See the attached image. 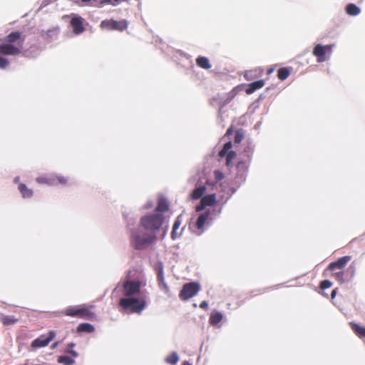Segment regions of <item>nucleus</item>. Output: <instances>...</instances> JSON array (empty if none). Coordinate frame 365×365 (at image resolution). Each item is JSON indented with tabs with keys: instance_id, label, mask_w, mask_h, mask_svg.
Masks as SVG:
<instances>
[{
	"instance_id": "1",
	"label": "nucleus",
	"mask_w": 365,
	"mask_h": 365,
	"mask_svg": "<svg viewBox=\"0 0 365 365\" xmlns=\"http://www.w3.org/2000/svg\"><path fill=\"white\" fill-rule=\"evenodd\" d=\"M25 38L22 36L21 32L16 31L8 34L4 42L0 43V55L3 56H19L22 53ZM9 65V61L0 56V68L4 69Z\"/></svg>"
},
{
	"instance_id": "2",
	"label": "nucleus",
	"mask_w": 365,
	"mask_h": 365,
	"mask_svg": "<svg viewBox=\"0 0 365 365\" xmlns=\"http://www.w3.org/2000/svg\"><path fill=\"white\" fill-rule=\"evenodd\" d=\"M94 305L91 304H79L75 306H68L62 312V314L71 317H76L87 320H92L96 318L93 312Z\"/></svg>"
},
{
	"instance_id": "3",
	"label": "nucleus",
	"mask_w": 365,
	"mask_h": 365,
	"mask_svg": "<svg viewBox=\"0 0 365 365\" xmlns=\"http://www.w3.org/2000/svg\"><path fill=\"white\" fill-rule=\"evenodd\" d=\"M119 307L129 313L141 314L147 306L145 297H124L118 303Z\"/></svg>"
},
{
	"instance_id": "4",
	"label": "nucleus",
	"mask_w": 365,
	"mask_h": 365,
	"mask_svg": "<svg viewBox=\"0 0 365 365\" xmlns=\"http://www.w3.org/2000/svg\"><path fill=\"white\" fill-rule=\"evenodd\" d=\"M165 221V217L160 213H153L143 216L140 219V226L146 230L155 232L159 230Z\"/></svg>"
},
{
	"instance_id": "5",
	"label": "nucleus",
	"mask_w": 365,
	"mask_h": 365,
	"mask_svg": "<svg viewBox=\"0 0 365 365\" xmlns=\"http://www.w3.org/2000/svg\"><path fill=\"white\" fill-rule=\"evenodd\" d=\"M222 207L216 200L215 193L207 194V227L220 215Z\"/></svg>"
},
{
	"instance_id": "6",
	"label": "nucleus",
	"mask_w": 365,
	"mask_h": 365,
	"mask_svg": "<svg viewBox=\"0 0 365 365\" xmlns=\"http://www.w3.org/2000/svg\"><path fill=\"white\" fill-rule=\"evenodd\" d=\"M156 239L154 235L140 234L138 230L131 232L130 244L136 250H143L153 242Z\"/></svg>"
},
{
	"instance_id": "7",
	"label": "nucleus",
	"mask_w": 365,
	"mask_h": 365,
	"mask_svg": "<svg viewBox=\"0 0 365 365\" xmlns=\"http://www.w3.org/2000/svg\"><path fill=\"white\" fill-rule=\"evenodd\" d=\"M142 282L126 279L123 282V292L125 297H135L140 292Z\"/></svg>"
},
{
	"instance_id": "8",
	"label": "nucleus",
	"mask_w": 365,
	"mask_h": 365,
	"mask_svg": "<svg viewBox=\"0 0 365 365\" xmlns=\"http://www.w3.org/2000/svg\"><path fill=\"white\" fill-rule=\"evenodd\" d=\"M200 290L199 283L195 282L185 283L179 293V297L182 301H186L194 297Z\"/></svg>"
},
{
	"instance_id": "9",
	"label": "nucleus",
	"mask_w": 365,
	"mask_h": 365,
	"mask_svg": "<svg viewBox=\"0 0 365 365\" xmlns=\"http://www.w3.org/2000/svg\"><path fill=\"white\" fill-rule=\"evenodd\" d=\"M36 182L39 184H46L48 185H57L58 184L66 185L68 182V180L67 178L63 176L48 175L37 178Z\"/></svg>"
},
{
	"instance_id": "10",
	"label": "nucleus",
	"mask_w": 365,
	"mask_h": 365,
	"mask_svg": "<svg viewBox=\"0 0 365 365\" xmlns=\"http://www.w3.org/2000/svg\"><path fill=\"white\" fill-rule=\"evenodd\" d=\"M56 333L53 331L48 332V336L41 335L34 339L31 343L32 348H41L47 346L49 342L54 339Z\"/></svg>"
},
{
	"instance_id": "11",
	"label": "nucleus",
	"mask_w": 365,
	"mask_h": 365,
	"mask_svg": "<svg viewBox=\"0 0 365 365\" xmlns=\"http://www.w3.org/2000/svg\"><path fill=\"white\" fill-rule=\"evenodd\" d=\"M205 191V186H201L195 188L190 197L192 200H198L201 198L200 203L196 207V211L200 212L205 208V197H203V194Z\"/></svg>"
},
{
	"instance_id": "12",
	"label": "nucleus",
	"mask_w": 365,
	"mask_h": 365,
	"mask_svg": "<svg viewBox=\"0 0 365 365\" xmlns=\"http://www.w3.org/2000/svg\"><path fill=\"white\" fill-rule=\"evenodd\" d=\"M246 84L242 83L234 87L226 96L221 100V107L230 103L232 100L240 92L245 91Z\"/></svg>"
},
{
	"instance_id": "13",
	"label": "nucleus",
	"mask_w": 365,
	"mask_h": 365,
	"mask_svg": "<svg viewBox=\"0 0 365 365\" xmlns=\"http://www.w3.org/2000/svg\"><path fill=\"white\" fill-rule=\"evenodd\" d=\"M237 174L235 177L236 181L245 182L247 176V173L248 171V165L247 163L240 160L237 163L236 165Z\"/></svg>"
},
{
	"instance_id": "14",
	"label": "nucleus",
	"mask_w": 365,
	"mask_h": 365,
	"mask_svg": "<svg viewBox=\"0 0 365 365\" xmlns=\"http://www.w3.org/2000/svg\"><path fill=\"white\" fill-rule=\"evenodd\" d=\"M83 21V19L81 16H74L71 19L70 24L75 34L78 35L85 31Z\"/></svg>"
},
{
	"instance_id": "15",
	"label": "nucleus",
	"mask_w": 365,
	"mask_h": 365,
	"mask_svg": "<svg viewBox=\"0 0 365 365\" xmlns=\"http://www.w3.org/2000/svg\"><path fill=\"white\" fill-rule=\"evenodd\" d=\"M326 53V46L321 43L317 44L313 49V55L317 57L318 63H323L327 60Z\"/></svg>"
},
{
	"instance_id": "16",
	"label": "nucleus",
	"mask_w": 365,
	"mask_h": 365,
	"mask_svg": "<svg viewBox=\"0 0 365 365\" xmlns=\"http://www.w3.org/2000/svg\"><path fill=\"white\" fill-rule=\"evenodd\" d=\"M350 259V256L341 257L337 260L331 262L327 269L331 271H334L336 269H343Z\"/></svg>"
},
{
	"instance_id": "17",
	"label": "nucleus",
	"mask_w": 365,
	"mask_h": 365,
	"mask_svg": "<svg viewBox=\"0 0 365 365\" xmlns=\"http://www.w3.org/2000/svg\"><path fill=\"white\" fill-rule=\"evenodd\" d=\"M101 26L102 28H106L110 30H123V26H122V23L118 22L115 20H104L101 22Z\"/></svg>"
},
{
	"instance_id": "18",
	"label": "nucleus",
	"mask_w": 365,
	"mask_h": 365,
	"mask_svg": "<svg viewBox=\"0 0 365 365\" xmlns=\"http://www.w3.org/2000/svg\"><path fill=\"white\" fill-rule=\"evenodd\" d=\"M264 85V81L263 80H258L254 82H252L249 84H246L245 88V92L247 94H252L255 91L262 88Z\"/></svg>"
},
{
	"instance_id": "19",
	"label": "nucleus",
	"mask_w": 365,
	"mask_h": 365,
	"mask_svg": "<svg viewBox=\"0 0 365 365\" xmlns=\"http://www.w3.org/2000/svg\"><path fill=\"white\" fill-rule=\"evenodd\" d=\"M222 319L223 314L221 312L217 311H213L210 314L209 322L210 325L213 327H220L218 324L222 320Z\"/></svg>"
},
{
	"instance_id": "20",
	"label": "nucleus",
	"mask_w": 365,
	"mask_h": 365,
	"mask_svg": "<svg viewBox=\"0 0 365 365\" xmlns=\"http://www.w3.org/2000/svg\"><path fill=\"white\" fill-rule=\"evenodd\" d=\"M157 281H158V284L159 287L165 293H168L169 292V287H168V284H166V282H165L164 274H163V270L158 271Z\"/></svg>"
},
{
	"instance_id": "21",
	"label": "nucleus",
	"mask_w": 365,
	"mask_h": 365,
	"mask_svg": "<svg viewBox=\"0 0 365 365\" xmlns=\"http://www.w3.org/2000/svg\"><path fill=\"white\" fill-rule=\"evenodd\" d=\"M356 264L354 262H352L344 272L347 282H351L354 279L356 274Z\"/></svg>"
},
{
	"instance_id": "22",
	"label": "nucleus",
	"mask_w": 365,
	"mask_h": 365,
	"mask_svg": "<svg viewBox=\"0 0 365 365\" xmlns=\"http://www.w3.org/2000/svg\"><path fill=\"white\" fill-rule=\"evenodd\" d=\"M19 190L24 198H30L34 195L33 190L27 187V186L24 183H19Z\"/></svg>"
},
{
	"instance_id": "23",
	"label": "nucleus",
	"mask_w": 365,
	"mask_h": 365,
	"mask_svg": "<svg viewBox=\"0 0 365 365\" xmlns=\"http://www.w3.org/2000/svg\"><path fill=\"white\" fill-rule=\"evenodd\" d=\"M169 209V205L167 200L164 198H161L158 200V206L155 209V213H160L163 215V212L168 211Z\"/></svg>"
},
{
	"instance_id": "24",
	"label": "nucleus",
	"mask_w": 365,
	"mask_h": 365,
	"mask_svg": "<svg viewBox=\"0 0 365 365\" xmlns=\"http://www.w3.org/2000/svg\"><path fill=\"white\" fill-rule=\"evenodd\" d=\"M95 330V328L93 325L88 323H81L80 324L76 329L77 332H85V333H92Z\"/></svg>"
},
{
	"instance_id": "25",
	"label": "nucleus",
	"mask_w": 365,
	"mask_h": 365,
	"mask_svg": "<svg viewBox=\"0 0 365 365\" xmlns=\"http://www.w3.org/2000/svg\"><path fill=\"white\" fill-rule=\"evenodd\" d=\"M346 11L349 15L355 16L360 14L361 9L356 4L350 3L346 6Z\"/></svg>"
},
{
	"instance_id": "26",
	"label": "nucleus",
	"mask_w": 365,
	"mask_h": 365,
	"mask_svg": "<svg viewBox=\"0 0 365 365\" xmlns=\"http://www.w3.org/2000/svg\"><path fill=\"white\" fill-rule=\"evenodd\" d=\"M352 330L360 338L365 337V327H361L360 325L351 322L350 323Z\"/></svg>"
},
{
	"instance_id": "27",
	"label": "nucleus",
	"mask_w": 365,
	"mask_h": 365,
	"mask_svg": "<svg viewBox=\"0 0 365 365\" xmlns=\"http://www.w3.org/2000/svg\"><path fill=\"white\" fill-rule=\"evenodd\" d=\"M290 74V69L287 67L280 68L277 71V77L281 81L286 80Z\"/></svg>"
},
{
	"instance_id": "28",
	"label": "nucleus",
	"mask_w": 365,
	"mask_h": 365,
	"mask_svg": "<svg viewBox=\"0 0 365 365\" xmlns=\"http://www.w3.org/2000/svg\"><path fill=\"white\" fill-rule=\"evenodd\" d=\"M1 322L4 325L9 326L16 323L18 319L13 316H2L1 317Z\"/></svg>"
},
{
	"instance_id": "29",
	"label": "nucleus",
	"mask_w": 365,
	"mask_h": 365,
	"mask_svg": "<svg viewBox=\"0 0 365 365\" xmlns=\"http://www.w3.org/2000/svg\"><path fill=\"white\" fill-rule=\"evenodd\" d=\"M179 361L178 355L176 352H173L171 354L168 356L165 359L166 363L171 364V365H175Z\"/></svg>"
},
{
	"instance_id": "30",
	"label": "nucleus",
	"mask_w": 365,
	"mask_h": 365,
	"mask_svg": "<svg viewBox=\"0 0 365 365\" xmlns=\"http://www.w3.org/2000/svg\"><path fill=\"white\" fill-rule=\"evenodd\" d=\"M205 225V214H201L195 224V227L201 230Z\"/></svg>"
},
{
	"instance_id": "31",
	"label": "nucleus",
	"mask_w": 365,
	"mask_h": 365,
	"mask_svg": "<svg viewBox=\"0 0 365 365\" xmlns=\"http://www.w3.org/2000/svg\"><path fill=\"white\" fill-rule=\"evenodd\" d=\"M58 362L66 365H71L74 363V360L68 356H61L58 359Z\"/></svg>"
},
{
	"instance_id": "32",
	"label": "nucleus",
	"mask_w": 365,
	"mask_h": 365,
	"mask_svg": "<svg viewBox=\"0 0 365 365\" xmlns=\"http://www.w3.org/2000/svg\"><path fill=\"white\" fill-rule=\"evenodd\" d=\"M335 279L340 283L347 282L344 272H337L334 274Z\"/></svg>"
},
{
	"instance_id": "33",
	"label": "nucleus",
	"mask_w": 365,
	"mask_h": 365,
	"mask_svg": "<svg viewBox=\"0 0 365 365\" xmlns=\"http://www.w3.org/2000/svg\"><path fill=\"white\" fill-rule=\"evenodd\" d=\"M236 157V153L234 150H230L227 153L226 156V165L227 166H230L232 160Z\"/></svg>"
},
{
	"instance_id": "34",
	"label": "nucleus",
	"mask_w": 365,
	"mask_h": 365,
	"mask_svg": "<svg viewBox=\"0 0 365 365\" xmlns=\"http://www.w3.org/2000/svg\"><path fill=\"white\" fill-rule=\"evenodd\" d=\"M215 183H217L224 178V174L220 170H215L213 173Z\"/></svg>"
},
{
	"instance_id": "35",
	"label": "nucleus",
	"mask_w": 365,
	"mask_h": 365,
	"mask_svg": "<svg viewBox=\"0 0 365 365\" xmlns=\"http://www.w3.org/2000/svg\"><path fill=\"white\" fill-rule=\"evenodd\" d=\"M180 223H181L179 217H178L174 222V225L173 227V231L171 232V237L173 239L176 238L175 233H176L177 230L179 228Z\"/></svg>"
},
{
	"instance_id": "36",
	"label": "nucleus",
	"mask_w": 365,
	"mask_h": 365,
	"mask_svg": "<svg viewBox=\"0 0 365 365\" xmlns=\"http://www.w3.org/2000/svg\"><path fill=\"white\" fill-rule=\"evenodd\" d=\"M75 346V344L71 342L67 345V350L66 352L71 354L73 357H77L78 353L73 350V348Z\"/></svg>"
},
{
	"instance_id": "37",
	"label": "nucleus",
	"mask_w": 365,
	"mask_h": 365,
	"mask_svg": "<svg viewBox=\"0 0 365 365\" xmlns=\"http://www.w3.org/2000/svg\"><path fill=\"white\" fill-rule=\"evenodd\" d=\"M244 138V134L241 130H237L235 133L234 142L235 143H240Z\"/></svg>"
},
{
	"instance_id": "38",
	"label": "nucleus",
	"mask_w": 365,
	"mask_h": 365,
	"mask_svg": "<svg viewBox=\"0 0 365 365\" xmlns=\"http://www.w3.org/2000/svg\"><path fill=\"white\" fill-rule=\"evenodd\" d=\"M332 285V282L329 279H325L321 282L320 283V289L322 290L327 289L331 287Z\"/></svg>"
},
{
	"instance_id": "39",
	"label": "nucleus",
	"mask_w": 365,
	"mask_h": 365,
	"mask_svg": "<svg viewBox=\"0 0 365 365\" xmlns=\"http://www.w3.org/2000/svg\"><path fill=\"white\" fill-rule=\"evenodd\" d=\"M197 63L202 68H205V57L200 56L197 59Z\"/></svg>"
},
{
	"instance_id": "40",
	"label": "nucleus",
	"mask_w": 365,
	"mask_h": 365,
	"mask_svg": "<svg viewBox=\"0 0 365 365\" xmlns=\"http://www.w3.org/2000/svg\"><path fill=\"white\" fill-rule=\"evenodd\" d=\"M232 142L231 141H228V142H226L224 145H223V148L225 149L227 151H230V150H232L231 148H232Z\"/></svg>"
},
{
	"instance_id": "41",
	"label": "nucleus",
	"mask_w": 365,
	"mask_h": 365,
	"mask_svg": "<svg viewBox=\"0 0 365 365\" xmlns=\"http://www.w3.org/2000/svg\"><path fill=\"white\" fill-rule=\"evenodd\" d=\"M227 150L222 148V149L219 151L218 156L221 158L227 156Z\"/></svg>"
},
{
	"instance_id": "42",
	"label": "nucleus",
	"mask_w": 365,
	"mask_h": 365,
	"mask_svg": "<svg viewBox=\"0 0 365 365\" xmlns=\"http://www.w3.org/2000/svg\"><path fill=\"white\" fill-rule=\"evenodd\" d=\"M245 78L250 81L252 79V72L247 71L244 75Z\"/></svg>"
},
{
	"instance_id": "43",
	"label": "nucleus",
	"mask_w": 365,
	"mask_h": 365,
	"mask_svg": "<svg viewBox=\"0 0 365 365\" xmlns=\"http://www.w3.org/2000/svg\"><path fill=\"white\" fill-rule=\"evenodd\" d=\"M233 133V128L232 126H230L227 130V132L225 133V135L227 136V137H230V135H232Z\"/></svg>"
},
{
	"instance_id": "44",
	"label": "nucleus",
	"mask_w": 365,
	"mask_h": 365,
	"mask_svg": "<svg viewBox=\"0 0 365 365\" xmlns=\"http://www.w3.org/2000/svg\"><path fill=\"white\" fill-rule=\"evenodd\" d=\"M156 272L163 270V266L162 263H159L158 265H156L155 267Z\"/></svg>"
},
{
	"instance_id": "45",
	"label": "nucleus",
	"mask_w": 365,
	"mask_h": 365,
	"mask_svg": "<svg viewBox=\"0 0 365 365\" xmlns=\"http://www.w3.org/2000/svg\"><path fill=\"white\" fill-rule=\"evenodd\" d=\"M325 46H326V51H328L330 54L332 51L333 45H327Z\"/></svg>"
},
{
	"instance_id": "46",
	"label": "nucleus",
	"mask_w": 365,
	"mask_h": 365,
	"mask_svg": "<svg viewBox=\"0 0 365 365\" xmlns=\"http://www.w3.org/2000/svg\"><path fill=\"white\" fill-rule=\"evenodd\" d=\"M113 5L115 6L122 1H128V0H113Z\"/></svg>"
},
{
	"instance_id": "47",
	"label": "nucleus",
	"mask_w": 365,
	"mask_h": 365,
	"mask_svg": "<svg viewBox=\"0 0 365 365\" xmlns=\"http://www.w3.org/2000/svg\"><path fill=\"white\" fill-rule=\"evenodd\" d=\"M206 183H207V187L208 186H213V185H213V183H212V182H210V180L209 179H207V178Z\"/></svg>"
},
{
	"instance_id": "48",
	"label": "nucleus",
	"mask_w": 365,
	"mask_h": 365,
	"mask_svg": "<svg viewBox=\"0 0 365 365\" xmlns=\"http://www.w3.org/2000/svg\"><path fill=\"white\" fill-rule=\"evenodd\" d=\"M200 307L202 308V309H205V300L202 301L200 304Z\"/></svg>"
},
{
	"instance_id": "49",
	"label": "nucleus",
	"mask_w": 365,
	"mask_h": 365,
	"mask_svg": "<svg viewBox=\"0 0 365 365\" xmlns=\"http://www.w3.org/2000/svg\"><path fill=\"white\" fill-rule=\"evenodd\" d=\"M336 289H334L331 294V298L334 299L336 297Z\"/></svg>"
},
{
	"instance_id": "50",
	"label": "nucleus",
	"mask_w": 365,
	"mask_h": 365,
	"mask_svg": "<svg viewBox=\"0 0 365 365\" xmlns=\"http://www.w3.org/2000/svg\"><path fill=\"white\" fill-rule=\"evenodd\" d=\"M211 68V64L208 60V58H207V70L210 68Z\"/></svg>"
},
{
	"instance_id": "51",
	"label": "nucleus",
	"mask_w": 365,
	"mask_h": 365,
	"mask_svg": "<svg viewBox=\"0 0 365 365\" xmlns=\"http://www.w3.org/2000/svg\"><path fill=\"white\" fill-rule=\"evenodd\" d=\"M182 365H192L189 361H185L182 362Z\"/></svg>"
},
{
	"instance_id": "52",
	"label": "nucleus",
	"mask_w": 365,
	"mask_h": 365,
	"mask_svg": "<svg viewBox=\"0 0 365 365\" xmlns=\"http://www.w3.org/2000/svg\"><path fill=\"white\" fill-rule=\"evenodd\" d=\"M260 125H261V123H260V122H258V123H257L255 124V128L257 129V128H258L260 126Z\"/></svg>"
},
{
	"instance_id": "53",
	"label": "nucleus",
	"mask_w": 365,
	"mask_h": 365,
	"mask_svg": "<svg viewBox=\"0 0 365 365\" xmlns=\"http://www.w3.org/2000/svg\"><path fill=\"white\" fill-rule=\"evenodd\" d=\"M105 2L113 5V0H105Z\"/></svg>"
},
{
	"instance_id": "54",
	"label": "nucleus",
	"mask_w": 365,
	"mask_h": 365,
	"mask_svg": "<svg viewBox=\"0 0 365 365\" xmlns=\"http://www.w3.org/2000/svg\"><path fill=\"white\" fill-rule=\"evenodd\" d=\"M14 181V182L18 183L19 181V177L15 178Z\"/></svg>"
},
{
	"instance_id": "55",
	"label": "nucleus",
	"mask_w": 365,
	"mask_h": 365,
	"mask_svg": "<svg viewBox=\"0 0 365 365\" xmlns=\"http://www.w3.org/2000/svg\"><path fill=\"white\" fill-rule=\"evenodd\" d=\"M273 71H274V69H273V68H270V69H269V70H268V72H267V73L269 74V73H272V72H273Z\"/></svg>"
},
{
	"instance_id": "56",
	"label": "nucleus",
	"mask_w": 365,
	"mask_h": 365,
	"mask_svg": "<svg viewBox=\"0 0 365 365\" xmlns=\"http://www.w3.org/2000/svg\"><path fill=\"white\" fill-rule=\"evenodd\" d=\"M249 150H250V148L247 147V148H245L244 152H248Z\"/></svg>"
},
{
	"instance_id": "57",
	"label": "nucleus",
	"mask_w": 365,
	"mask_h": 365,
	"mask_svg": "<svg viewBox=\"0 0 365 365\" xmlns=\"http://www.w3.org/2000/svg\"><path fill=\"white\" fill-rule=\"evenodd\" d=\"M57 346V342H56L55 344H53V347H56Z\"/></svg>"
},
{
	"instance_id": "58",
	"label": "nucleus",
	"mask_w": 365,
	"mask_h": 365,
	"mask_svg": "<svg viewBox=\"0 0 365 365\" xmlns=\"http://www.w3.org/2000/svg\"><path fill=\"white\" fill-rule=\"evenodd\" d=\"M259 99H262V95H260V96H259Z\"/></svg>"
}]
</instances>
